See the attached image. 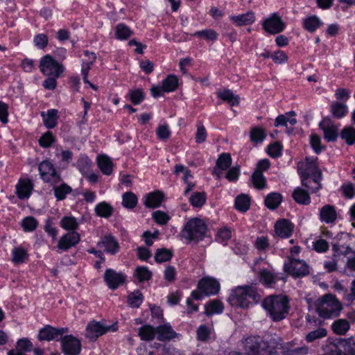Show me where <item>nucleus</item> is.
I'll return each mask as SVG.
<instances>
[{
	"instance_id": "nucleus-1",
	"label": "nucleus",
	"mask_w": 355,
	"mask_h": 355,
	"mask_svg": "<svg viewBox=\"0 0 355 355\" xmlns=\"http://www.w3.org/2000/svg\"><path fill=\"white\" fill-rule=\"evenodd\" d=\"M310 306H313L319 316L325 319L339 315L343 305L341 302L332 294H325L316 300L313 304L311 300H307Z\"/></svg>"
},
{
	"instance_id": "nucleus-2",
	"label": "nucleus",
	"mask_w": 355,
	"mask_h": 355,
	"mask_svg": "<svg viewBox=\"0 0 355 355\" xmlns=\"http://www.w3.org/2000/svg\"><path fill=\"white\" fill-rule=\"evenodd\" d=\"M262 306L273 321H280L288 314L289 299L286 295H270L263 300Z\"/></svg>"
},
{
	"instance_id": "nucleus-3",
	"label": "nucleus",
	"mask_w": 355,
	"mask_h": 355,
	"mask_svg": "<svg viewBox=\"0 0 355 355\" xmlns=\"http://www.w3.org/2000/svg\"><path fill=\"white\" fill-rule=\"evenodd\" d=\"M260 297L254 286H239L232 291L228 302L232 306L248 308L250 304L257 303Z\"/></svg>"
},
{
	"instance_id": "nucleus-4",
	"label": "nucleus",
	"mask_w": 355,
	"mask_h": 355,
	"mask_svg": "<svg viewBox=\"0 0 355 355\" xmlns=\"http://www.w3.org/2000/svg\"><path fill=\"white\" fill-rule=\"evenodd\" d=\"M207 226L200 219L192 218L184 225L181 236L189 242H198L205 236Z\"/></svg>"
},
{
	"instance_id": "nucleus-5",
	"label": "nucleus",
	"mask_w": 355,
	"mask_h": 355,
	"mask_svg": "<svg viewBox=\"0 0 355 355\" xmlns=\"http://www.w3.org/2000/svg\"><path fill=\"white\" fill-rule=\"evenodd\" d=\"M198 288L199 291H193L191 293L192 297L195 300H200L203 294L209 295L218 293L220 284L213 278H204L199 281Z\"/></svg>"
},
{
	"instance_id": "nucleus-6",
	"label": "nucleus",
	"mask_w": 355,
	"mask_h": 355,
	"mask_svg": "<svg viewBox=\"0 0 355 355\" xmlns=\"http://www.w3.org/2000/svg\"><path fill=\"white\" fill-rule=\"evenodd\" d=\"M267 345L263 339L257 336H250L245 340L244 350L246 355H268Z\"/></svg>"
},
{
	"instance_id": "nucleus-7",
	"label": "nucleus",
	"mask_w": 355,
	"mask_h": 355,
	"mask_svg": "<svg viewBox=\"0 0 355 355\" xmlns=\"http://www.w3.org/2000/svg\"><path fill=\"white\" fill-rule=\"evenodd\" d=\"M40 69L44 75L53 77H60L64 69L62 64L49 55H46L41 59Z\"/></svg>"
},
{
	"instance_id": "nucleus-8",
	"label": "nucleus",
	"mask_w": 355,
	"mask_h": 355,
	"mask_svg": "<svg viewBox=\"0 0 355 355\" xmlns=\"http://www.w3.org/2000/svg\"><path fill=\"white\" fill-rule=\"evenodd\" d=\"M284 268L286 272L295 277H303L309 272V266L304 261L294 258H289Z\"/></svg>"
},
{
	"instance_id": "nucleus-9",
	"label": "nucleus",
	"mask_w": 355,
	"mask_h": 355,
	"mask_svg": "<svg viewBox=\"0 0 355 355\" xmlns=\"http://www.w3.org/2000/svg\"><path fill=\"white\" fill-rule=\"evenodd\" d=\"M38 169L41 178L44 182L55 185L61 181L60 175L56 172L53 165L49 161L46 160L41 162Z\"/></svg>"
},
{
	"instance_id": "nucleus-10",
	"label": "nucleus",
	"mask_w": 355,
	"mask_h": 355,
	"mask_svg": "<svg viewBox=\"0 0 355 355\" xmlns=\"http://www.w3.org/2000/svg\"><path fill=\"white\" fill-rule=\"evenodd\" d=\"M110 330L115 331L116 330V325L113 324L105 327L98 322L93 321L88 324L85 335L87 338L95 340Z\"/></svg>"
},
{
	"instance_id": "nucleus-11",
	"label": "nucleus",
	"mask_w": 355,
	"mask_h": 355,
	"mask_svg": "<svg viewBox=\"0 0 355 355\" xmlns=\"http://www.w3.org/2000/svg\"><path fill=\"white\" fill-rule=\"evenodd\" d=\"M285 23L276 13H273L263 23L264 30L270 34H277L285 28Z\"/></svg>"
},
{
	"instance_id": "nucleus-12",
	"label": "nucleus",
	"mask_w": 355,
	"mask_h": 355,
	"mask_svg": "<svg viewBox=\"0 0 355 355\" xmlns=\"http://www.w3.org/2000/svg\"><path fill=\"white\" fill-rule=\"evenodd\" d=\"M126 279V276L121 272H117L113 269H107L104 274V280L107 286L112 289L115 290L119 286L122 285Z\"/></svg>"
},
{
	"instance_id": "nucleus-13",
	"label": "nucleus",
	"mask_w": 355,
	"mask_h": 355,
	"mask_svg": "<svg viewBox=\"0 0 355 355\" xmlns=\"http://www.w3.org/2000/svg\"><path fill=\"white\" fill-rule=\"evenodd\" d=\"M62 347L64 354L67 355H78L80 352L81 343L78 339L71 335H69L62 338Z\"/></svg>"
},
{
	"instance_id": "nucleus-14",
	"label": "nucleus",
	"mask_w": 355,
	"mask_h": 355,
	"mask_svg": "<svg viewBox=\"0 0 355 355\" xmlns=\"http://www.w3.org/2000/svg\"><path fill=\"white\" fill-rule=\"evenodd\" d=\"M321 178L322 173L316 168L315 174L313 178H310L309 173L306 172L302 174V184L311 192H317L321 188Z\"/></svg>"
},
{
	"instance_id": "nucleus-15",
	"label": "nucleus",
	"mask_w": 355,
	"mask_h": 355,
	"mask_svg": "<svg viewBox=\"0 0 355 355\" xmlns=\"http://www.w3.org/2000/svg\"><path fill=\"white\" fill-rule=\"evenodd\" d=\"M68 331L67 328H60L57 329L50 325H46L42 329L38 334V338L40 340H58L62 337L63 334Z\"/></svg>"
},
{
	"instance_id": "nucleus-16",
	"label": "nucleus",
	"mask_w": 355,
	"mask_h": 355,
	"mask_svg": "<svg viewBox=\"0 0 355 355\" xmlns=\"http://www.w3.org/2000/svg\"><path fill=\"white\" fill-rule=\"evenodd\" d=\"M99 248H104V250L111 254H116L119 250V244L117 240L112 235H105L97 243Z\"/></svg>"
},
{
	"instance_id": "nucleus-17",
	"label": "nucleus",
	"mask_w": 355,
	"mask_h": 355,
	"mask_svg": "<svg viewBox=\"0 0 355 355\" xmlns=\"http://www.w3.org/2000/svg\"><path fill=\"white\" fill-rule=\"evenodd\" d=\"M80 241V235L75 231L70 232L62 236L58 241V248L67 251Z\"/></svg>"
},
{
	"instance_id": "nucleus-18",
	"label": "nucleus",
	"mask_w": 355,
	"mask_h": 355,
	"mask_svg": "<svg viewBox=\"0 0 355 355\" xmlns=\"http://www.w3.org/2000/svg\"><path fill=\"white\" fill-rule=\"evenodd\" d=\"M293 224L287 219L278 220L275 225V232L281 238L290 237L293 232Z\"/></svg>"
},
{
	"instance_id": "nucleus-19",
	"label": "nucleus",
	"mask_w": 355,
	"mask_h": 355,
	"mask_svg": "<svg viewBox=\"0 0 355 355\" xmlns=\"http://www.w3.org/2000/svg\"><path fill=\"white\" fill-rule=\"evenodd\" d=\"M320 128L324 132V137L328 141H334L338 137V128L329 119H324L320 123Z\"/></svg>"
},
{
	"instance_id": "nucleus-20",
	"label": "nucleus",
	"mask_w": 355,
	"mask_h": 355,
	"mask_svg": "<svg viewBox=\"0 0 355 355\" xmlns=\"http://www.w3.org/2000/svg\"><path fill=\"white\" fill-rule=\"evenodd\" d=\"M157 340L166 341L171 340L177 336V334L173 330L169 324H164L156 327Z\"/></svg>"
},
{
	"instance_id": "nucleus-21",
	"label": "nucleus",
	"mask_w": 355,
	"mask_h": 355,
	"mask_svg": "<svg viewBox=\"0 0 355 355\" xmlns=\"http://www.w3.org/2000/svg\"><path fill=\"white\" fill-rule=\"evenodd\" d=\"M320 220L326 223H334L337 218L335 207L330 205L323 206L320 211Z\"/></svg>"
},
{
	"instance_id": "nucleus-22",
	"label": "nucleus",
	"mask_w": 355,
	"mask_h": 355,
	"mask_svg": "<svg viewBox=\"0 0 355 355\" xmlns=\"http://www.w3.org/2000/svg\"><path fill=\"white\" fill-rule=\"evenodd\" d=\"M164 200V194L160 191H154L147 194L145 197L144 205L147 207H158Z\"/></svg>"
},
{
	"instance_id": "nucleus-23",
	"label": "nucleus",
	"mask_w": 355,
	"mask_h": 355,
	"mask_svg": "<svg viewBox=\"0 0 355 355\" xmlns=\"http://www.w3.org/2000/svg\"><path fill=\"white\" fill-rule=\"evenodd\" d=\"M33 184L29 180H20L17 185V193L19 198H27L30 196Z\"/></svg>"
},
{
	"instance_id": "nucleus-24",
	"label": "nucleus",
	"mask_w": 355,
	"mask_h": 355,
	"mask_svg": "<svg viewBox=\"0 0 355 355\" xmlns=\"http://www.w3.org/2000/svg\"><path fill=\"white\" fill-rule=\"evenodd\" d=\"M58 112L55 109L49 110L46 114L44 112H42L44 124L47 128H53L56 126L58 119Z\"/></svg>"
},
{
	"instance_id": "nucleus-25",
	"label": "nucleus",
	"mask_w": 355,
	"mask_h": 355,
	"mask_svg": "<svg viewBox=\"0 0 355 355\" xmlns=\"http://www.w3.org/2000/svg\"><path fill=\"white\" fill-rule=\"evenodd\" d=\"M137 332L138 336L140 337L141 340L145 341L153 340L157 334L156 328H154L150 324L143 325L138 329Z\"/></svg>"
},
{
	"instance_id": "nucleus-26",
	"label": "nucleus",
	"mask_w": 355,
	"mask_h": 355,
	"mask_svg": "<svg viewBox=\"0 0 355 355\" xmlns=\"http://www.w3.org/2000/svg\"><path fill=\"white\" fill-rule=\"evenodd\" d=\"M28 258L27 250L22 247H16L12 250L11 261L15 264L24 263Z\"/></svg>"
},
{
	"instance_id": "nucleus-27",
	"label": "nucleus",
	"mask_w": 355,
	"mask_h": 355,
	"mask_svg": "<svg viewBox=\"0 0 355 355\" xmlns=\"http://www.w3.org/2000/svg\"><path fill=\"white\" fill-rule=\"evenodd\" d=\"M232 164V158L230 154L229 153H223L221 154L217 159L216 162V168H214V173L219 175L220 173L218 170L224 171L227 169Z\"/></svg>"
},
{
	"instance_id": "nucleus-28",
	"label": "nucleus",
	"mask_w": 355,
	"mask_h": 355,
	"mask_svg": "<svg viewBox=\"0 0 355 355\" xmlns=\"http://www.w3.org/2000/svg\"><path fill=\"white\" fill-rule=\"evenodd\" d=\"M303 27L309 32L313 33L322 24L320 19L315 15L309 16L303 19Z\"/></svg>"
},
{
	"instance_id": "nucleus-29",
	"label": "nucleus",
	"mask_w": 355,
	"mask_h": 355,
	"mask_svg": "<svg viewBox=\"0 0 355 355\" xmlns=\"http://www.w3.org/2000/svg\"><path fill=\"white\" fill-rule=\"evenodd\" d=\"M98 166L102 173L109 175L112 173V162L110 157L106 155H99L97 158Z\"/></svg>"
},
{
	"instance_id": "nucleus-30",
	"label": "nucleus",
	"mask_w": 355,
	"mask_h": 355,
	"mask_svg": "<svg viewBox=\"0 0 355 355\" xmlns=\"http://www.w3.org/2000/svg\"><path fill=\"white\" fill-rule=\"evenodd\" d=\"M232 21L237 26L250 24L254 21L255 17L252 12L231 17Z\"/></svg>"
},
{
	"instance_id": "nucleus-31",
	"label": "nucleus",
	"mask_w": 355,
	"mask_h": 355,
	"mask_svg": "<svg viewBox=\"0 0 355 355\" xmlns=\"http://www.w3.org/2000/svg\"><path fill=\"white\" fill-rule=\"evenodd\" d=\"M217 96L224 101L229 103L231 105H235L239 103V97L230 89L218 91L217 92Z\"/></svg>"
},
{
	"instance_id": "nucleus-32",
	"label": "nucleus",
	"mask_w": 355,
	"mask_h": 355,
	"mask_svg": "<svg viewBox=\"0 0 355 355\" xmlns=\"http://www.w3.org/2000/svg\"><path fill=\"white\" fill-rule=\"evenodd\" d=\"M349 327V322L346 319H338L333 322L331 329L337 335H345Z\"/></svg>"
},
{
	"instance_id": "nucleus-33",
	"label": "nucleus",
	"mask_w": 355,
	"mask_h": 355,
	"mask_svg": "<svg viewBox=\"0 0 355 355\" xmlns=\"http://www.w3.org/2000/svg\"><path fill=\"white\" fill-rule=\"evenodd\" d=\"M292 196L295 202L299 204L309 205L311 202L308 192L302 189L296 188Z\"/></svg>"
},
{
	"instance_id": "nucleus-34",
	"label": "nucleus",
	"mask_w": 355,
	"mask_h": 355,
	"mask_svg": "<svg viewBox=\"0 0 355 355\" xmlns=\"http://www.w3.org/2000/svg\"><path fill=\"white\" fill-rule=\"evenodd\" d=\"M282 200V196L279 193H271L267 196L265 199L266 206L270 209H275L280 205Z\"/></svg>"
},
{
	"instance_id": "nucleus-35",
	"label": "nucleus",
	"mask_w": 355,
	"mask_h": 355,
	"mask_svg": "<svg viewBox=\"0 0 355 355\" xmlns=\"http://www.w3.org/2000/svg\"><path fill=\"white\" fill-rule=\"evenodd\" d=\"M331 111L334 117L340 119L347 113V106L342 103L334 102L331 105Z\"/></svg>"
},
{
	"instance_id": "nucleus-36",
	"label": "nucleus",
	"mask_w": 355,
	"mask_h": 355,
	"mask_svg": "<svg viewBox=\"0 0 355 355\" xmlns=\"http://www.w3.org/2000/svg\"><path fill=\"white\" fill-rule=\"evenodd\" d=\"M178 85V80L175 76L169 75L162 81L163 90L166 92H173Z\"/></svg>"
},
{
	"instance_id": "nucleus-37",
	"label": "nucleus",
	"mask_w": 355,
	"mask_h": 355,
	"mask_svg": "<svg viewBox=\"0 0 355 355\" xmlns=\"http://www.w3.org/2000/svg\"><path fill=\"white\" fill-rule=\"evenodd\" d=\"M95 211L99 216L108 218L112 214L113 209L108 203L102 202L96 206Z\"/></svg>"
},
{
	"instance_id": "nucleus-38",
	"label": "nucleus",
	"mask_w": 355,
	"mask_h": 355,
	"mask_svg": "<svg viewBox=\"0 0 355 355\" xmlns=\"http://www.w3.org/2000/svg\"><path fill=\"white\" fill-rule=\"evenodd\" d=\"M54 195L58 200H64L67 194L71 192V188L65 183L61 184L60 186L53 187Z\"/></svg>"
},
{
	"instance_id": "nucleus-39",
	"label": "nucleus",
	"mask_w": 355,
	"mask_h": 355,
	"mask_svg": "<svg viewBox=\"0 0 355 355\" xmlns=\"http://www.w3.org/2000/svg\"><path fill=\"white\" fill-rule=\"evenodd\" d=\"M340 137L348 145L355 143V129L351 126L344 128L340 132Z\"/></svg>"
},
{
	"instance_id": "nucleus-40",
	"label": "nucleus",
	"mask_w": 355,
	"mask_h": 355,
	"mask_svg": "<svg viewBox=\"0 0 355 355\" xmlns=\"http://www.w3.org/2000/svg\"><path fill=\"white\" fill-rule=\"evenodd\" d=\"M132 34V31L124 24H119L115 28V35L117 39L126 40Z\"/></svg>"
},
{
	"instance_id": "nucleus-41",
	"label": "nucleus",
	"mask_w": 355,
	"mask_h": 355,
	"mask_svg": "<svg viewBox=\"0 0 355 355\" xmlns=\"http://www.w3.org/2000/svg\"><path fill=\"white\" fill-rule=\"evenodd\" d=\"M235 207L237 210L245 212L250 208V198L246 195H240L235 199Z\"/></svg>"
},
{
	"instance_id": "nucleus-42",
	"label": "nucleus",
	"mask_w": 355,
	"mask_h": 355,
	"mask_svg": "<svg viewBox=\"0 0 355 355\" xmlns=\"http://www.w3.org/2000/svg\"><path fill=\"white\" fill-rule=\"evenodd\" d=\"M251 180L254 187L257 189H263L266 187V180L263 173L254 171L252 176Z\"/></svg>"
},
{
	"instance_id": "nucleus-43",
	"label": "nucleus",
	"mask_w": 355,
	"mask_h": 355,
	"mask_svg": "<svg viewBox=\"0 0 355 355\" xmlns=\"http://www.w3.org/2000/svg\"><path fill=\"white\" fill-rule=\"evenodd\" d=\"M223 311V305L218 300H213L206 306L205 313L207 315L214 313H221Z\"/></svg>"
},
{
	"instance_id": "nucleus-44",
	"label": "nucleus",
	"mask_w": 355,
	"mask_h": 355,
	"mask_svg": "<svg viewBox=\"0 0 355 355\" xmlns=\"http://www.w3.org/2000/svg\"><path fill=\"white\" fill-rule=\"evenodd\" d=\"M60 226L66 230L74 231L78 228V223L73 216H64L60 220Z\"/></svg>"
},
{
	"instance_id": "nucleus-45",
	"label": "nucleus",
	"mask_w": 355,
	"mask_h": 355,
	"mask_svg": "<svg viewBox=\"0 0 355 355\" xmlns=\"http://www.w3.org/2000/svg\"><path fill=\"white\" fill-rule=\"evenodd\" d=\"M173 253L171 250L166 248L157 249L155 254V261L162 263L171 260Z\"/></svg>"
},
{
	"instance_id": "nucleus-46",
	"label": "nucleus",
	"mask_w": 355,
	"mask_h": 355,
	"mask_svg": "<svg viewBox=\"0 0 355 355\" xmlns=\"http://www.w3.org/2000/svg\"><path fill=\"white\" fill-rule=\"evenodd\" d=\"M137 204V198L132 192H126L123 195L122 205L128 209L134 208Z\"/></svg>"
},
{
	"instance_id": "nucleus-47",
	"label": "nucleus",
	"mask_w": 355,
	"mask_h": 355,
	"mask_svg": "<svg viewBox=\"0 0 355 355\" xmlns=\"http://www.w3.org/2000/svg\"><path fill=\"white\" fill-rule=\"evenodd\" d=\"M143 300V295L139 291H134L128 297V304L132 308H138L142 303Z\"/></svg>"
},
{
	"instance_id": "nucleus-48",
	"label": "nucleus",
	"mask_w": 355,
	"mask_h": 355,
	"mask_svg": "<svg viewBox=\"0 0 355 355\" xmlns=\"http://www.w3.org/2000/svg\"><path fill=\"white\" fill-rule=\"evenodd\" d=\"M191 204L196 207H201L206 202V194L204 192L193 193L189 198Z\"/></svg>"
},
{
	"instance_id": "nucleus-49",
	"label": "nucleus",
	"mask_w": 355,
	"mask_h": 355,
	"mask_svg": "<svg viewBox=\"0 0 355 355\" xmlns=\"http://www.w3.org/2000/svg\"><path fill=\"white\" fill-rule=\"evenodd\" d=\"M327 331L324 328H318L316 330L310 331L306 336V340L308 343H312L318 339H320L327 336Z\"/></svg>"
},
{
	"instance_id": "nucleus-50",
	"label": "nucleus",
	"mask_w": 355,
	"mask_h": 355,
	"mask_svg": "<svg viewBox=\"0 0 355 355\" xmlns=\"http://www.w3.org/2000/svg\"><path fill=\"white\" fill-rule=\"evenodd\" d=\"M266 136V134L264 129L260 127L253 128L250 131V139L252 142H261Z\"/></svg>"
},
{
	"instance_id": "nucleus-51",
	"label": "nucleus",
	"mask_w": 355,
	"mask_h": 355,
	"mask_svg": "<svg viewBox=\"0 0 355 355\" xmlns=\"http://www.w3.org/2000/svg\"><path fill=\"white\" fill-rule=\"evenodd\" d=\"M192 35L198 37H203L205 40L214 41L218 37V34L213 29H205L194 33Z\"/></svg>"
},
{
	"instance_id": "nucleus-52",
	"label": "nucleus",
	"mask_w": 355,
	"mask_h": 355,
	"mask_svg": "<svg viewBox=\"0 0 355 355\" xmlns=\"http://www.w3.org/2000/svg\"><path fill=\"white\" fill-rule=\"evenodd\" d=\"M135 275L140 282L151 279L152 272L146 267H138L135 271Z\"/></svg>"
},
{
	"instance_id": "nucleus-53",
	"label": "nucleus",
	"mask_w": 355,
	"mask_h": 355,
	"mask_svg": "<svg viewBox=\"0 0 355 355\" xmlns=\"http://www.w3.org/2000/svg\"><path fill=\"white\" fill-rule=\"evenodd\" d=\"M332 250L334 252V257H338V254H342V255L346 257L350 253H352V254L355 253V252L352 250V248L348 245L345 247L344 245H339L338 244H334L332 246Z\"/></svg>"
},
{
	"instance_id": "nucleus-54",
	"label": "nucleus",
	"mask_w": 355,
	"mask_h": 355,
	"mask_svg": "<svg viewBox=\"0 0 355 355\" xmlns=\"http://www.w3.org/2000/svg\"><path fill=\"white\" fill-rule=\"evenodd\" d=\"M55 141V137L51 132H46L39 139L40 145L43 148H49Z\"/></svg>"
},
{
	"instance_id": "nucleus-55",
	"label": "nucleus",
	"mask_w": 355,
	"mask_h": 355,
	"mask_svg": "<svg viewBox=\"0 0 355 355\" xmlns=\"http://www.w3.org/2000/svg\"><path fill=\"white\" fill-rule=\"evenodd\" d=\"M129 96L131 102L135 105L140 103L144 98V92L140 89L130 91Z\"/></svg>"
},
{
	"instance_id": "nucleus-56",
	"label": "nucleus",
	"mask_w": 355,
	"mask_h": 355,
	"mask_svg": "<svg viewBox=\"0 0 355 355\" xmlns=\"http://www.w3.org/2000/svg\"><path fill=\"white\" fill-rule=\"evenodd\" d=\"M310 144L313 150L319 154L324 149V146L321 144V139L316 135H311L310 138Z\"/></svg>"
},
{
	"instance_id": "nucleus-57",
	"label": "nucleus",
	"mask_w": 355,
	"mask_h": 355,
	"mask_svg": "<svg viewBox=\"0 0 355 355\" xmlns=\"http://www.w3.org/2000/svg\"><path fill=\"white\" fill-rule=\"evenodd\" d=\"M85 55L89 56V61L87 62H83L82 67V75L83 76H87L89 70L91 68V65L96 60V55L94 53H89L88 51L85 52Z\"/></svg>"
},
{
	"instance_id": "nucleus-58",
	"label": "nucleus",
	"mask_w": 355,
	"mask_h": 355,
	"mask_svg": "<svg viewBox=\"0 0 355 355\" xmlns=\"http://www.w3.org/2000/svg\"><path fill=\"white\" fill-rule=\"evenodd\" d=\"M211 334L210 329L206 325H200L197 329V338L200 341H206Z\"/></svg>"
},
{
	"instance_id": "nucleus-59",
	"label": "nucleus",
	"mask_w": 355,
	"mask_h": 355,
	"mask_svg": "<svg viewBox=\"0 0 355 355\" xmlns=\"http://www.w3.org/2000/svg\"><path fill=\"white\" fill-rule=\"evenodd\" d=\"M282 146L279 142H275L268 147V153L272 157H278L282 154Z\"/></svg>"
},
{
	"instance_id": "nucleus-60",
	"label": "nucleus",
	"mask_w": 355,
	"mask_h": 355,
	"mask_svg": "<svg viewBox=\"0 0 355 355\" xmlns=\"http://www.w3.org/2000/svg\"><path fill=\"white\" fill-rule=\"evenodd\" d=\"M37 226V222L32 216L26 217L22 220V227L25 231H33Z\"/></svg>"
},
{
	"instance_id": "nucleus-61",
	"label": "nucleus",
	"mask_w": 355,
	"mask_h": 355,
	"mask_svg": "<svg viewBox=\"0 0 355 355\" xmlns=\"http://www.w3.org/2000/svg\"><path fill=\"white\" fill-rule=\"evenodd\" d=\"M153 218L159 225H165L168 223L170 217L164 211H156L153 213Z\"/></svg>"
},
{
	"instance_id": "nucleus-62",
	"label": "nucleus",
	"mask_w": 355,
	"mask_h": 355,
	"mask_svg": "<svg viewBox=\"0 0 355 355\" xmlns=\"http://www.w3.org/2000/svg\"><path fill=\"white\" fill-rule=\"evenodd\" d=\"M231 231L228 228H223L218 230L217 234L216 240L218 242L223 243L226 245L227 241L231 238Z\"/></svg>"
},
{
	"instance_id": "nucleus-63",
	"label": "nucleus",
	"mask_w": 355,
	"mask_h": 355,
	"mask_svg": "<svg viewBox=\"0 0 355 355\" xmlns=\"http://www.w3.org/2000/svg\"><path fill=\"white\" fill-rule=\"evenodd\" d=\"M207 135V134L205 126L201 123L198 124L195 137L196 142L198 144L204 142L206 140Z\"/></svg>"
},
{
	"instance_id": "nucleus-64",
	"label": "nucleus",
	"mask_w": 355,
	"mask_h": 355,
	"mask_svg": "<svg viewBox=\"0 0 355 355\" xmlns=\"http://www.w3.org/2000/svg\"><path fill=\"white\" fill-rule=\"evenodd\" d=\"M260 281L267 286H271L275 283V277L270 272L263 270L260 274Z\"/></svg>"
}]
</instances>
